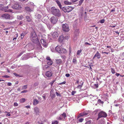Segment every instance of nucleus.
<instances>
[{
    "label": "nucleus",
    "instance_id": "nucleus-1",
    "mask_svg": "<svg viewBox=\"0 0 124 124\" xmlns=\"http://www.w3.org/2000/svg\"><path fill=\"white\" fill-rule=\"evenodd\" d=\"M51 11L52 14L56 16L59 17L61 16V12L58 8H55V7H52L51 8Z\"/></svg>",
    "mask_w": 124,
    "mask_h": 124
},
{
    "label": "nucleus",
    "instance_id": "nucleus-2",
    "mask_svg": "<svg viewBox=\"0 0 124 124\" xmlns=\"http://www.w3.org/2000/svg\"><path fill=\"white\" fill-rule=\"evenodd\" d=\"M30 38L32 42L36 43L38 41L37 35L35 31L32 32L31 34Z\"/></svg>",
    "mask_w": 124,
    "mask_h": 124
},
{
    "label": "nucleus",
    "instance_id": "nucleus-3",
    "mask_svg": "<svg viewBox=\"0 0 124 124\" xmlns=\"http://www.w3.org/2000/svg\"><path fill=\"white\" fill-rule=\"evenodd\" d=\"M56 51L60 53L64 54L67 52L66 50L62 48V46H57L55 48Z\"/></svg>",
    "mask_w": 124,
    "mask_h": 124
},
{
    "label": "nucleus",
    "instance_id": "nucleus-4",
    "mask_svg": "<svg viewBox=\"0 0 124 124\" xmlns=\"http://www.w3.org/2000/svg\"><path fill=\"white\" fill-rule=\"evenodd\" d=\"M107 116V114L106 112L103 111H101L98 114V117L97 119V120H98L101 117H106Z\"/></svg>",
    "mask_w": 124,
    "mask_h": 124
},
{
    "label": "nucleus",
    "instance_id": "nucleus-5",
    "mask_svg": "<svg viewBox=\"0 0 124 124\" xmlns=\"http://www.w3.org/2000/svg\"><path fill=\"white\" fill-rule=\"evenodd\" d=\"M71 7H63L62 8V10L64 12H70L73 9Z\"/></svg>",
    "mask_w": 124,
    "mask_h": 124
},
{
    "label": "nucleus",
    "instance_id": "nucleus-6",
    "mask_svg": "<svg viewBox=\"0 0 124 124\" xmlns=\"http://www.w3.org/2000/svg\"><path fill=\"white\" fill-rule=\"evenodd\" d=\"M62 28L63 31L65 32H68L70 30L69 26L67 23L62 24Z\"/></svg>",
    "mask_w": 124,
    "mask_h": 124
},
{
    "label": "nucleus",
    "instance_id": "nucleus-7",
    "mask_svg": "<svg viewBox=\"0 0 124 124\" xmlns=\"http://www.w3.org/2000/svg\"><path fill=\"white\" fill-rule=\"evenodd\" d=\"M12 8L20 10L21 9L22 7L20 4L16 3L12 6Z\"/></svg>",
    "mask_w": 124,
    "mask_h": 124
},
{
    "label": "nucleus",
    "instance_id": "nucleus-8",
    "mask_svg": "<svg viewBox=\"0 0 124 124\" xmlns=\"http://www.w3.org/2000/svg\"><path fill=\"white\" fill-rule=\"evenodd\" d=\"M66 117V113H63L60 115L59 117L57 118V119L59 120H65Z\"/></svg>",
    "mask_w": 124,
    "mask_h": 124
},
{
    "label": "nucleus",
    "instance_id": "nucleus-9",
    "mask_svg": "<svg viewBox=\"0 0 124 124\" xmlns=\"http://www.w3.org/2000/svg\"><path fill=\"white\" fill-rule=\"evenodd\" d=\"M8 6L6 7L3 6L1 7L0 9L2 11H5V12H12V10L9 9H8Z\"/></svg>",
    "mask_w": 124,
    "mask_h": 124
},
{
    "label": "nucleus",
    "instance_id": "nucleus-10",
    "mask_svg": "<svg viewBox=\"0 0 124 124\" xmlns=\"http://www.w3.org/2000/svg\"><path fill=\"white\" fill-rule=\"evenodd\" d=\"M41 42L43 46L45 47H46L47 46V44L46 40L44 39H41Z\"/></svg>",
    "mask_w": 124,
    "mask_h": 124
},
{
    "label": "nucleus",
    "instance_id": "nucleus-11",
    "mask_svg": "<svg viewBox=\"0 0 124 124\" xmlns=\"http://www.w3.org/2000/svg\"><path fill=\"white\" fill-rule=\"evenodd\" d=\"M50 20L52 23L53 24H55L57 22V17L53 16L51 17Z\"/></svg>",
    "mask_w": 124,
    "mask_h": 124
},
{
    "label": "nucleus",
    "instance_id": "nucleus-12",
    "mask_svg": "<svg viewBox=\"0 0 124 124\" xmlns=\"http://www.w3.org/2000/svg\"><path fill=\"white\" fill-rule=\"evenodd\" d=\"M34 112L36 115H39V108L37 107H36L34 109Z\"/></svg>",
    "mask_w": 124,
    "mask_h": 124
},
{
    "label": "nucleus",
    "instance_id": "nucleus-13",
    "mask_svg": "<svg viewBox=\"0 0 124 124\" xmlns=\"http://www.w3.org/2000/svg\"><path fill=\"white\" fill-rule=\"evenodd\" d=\"M101 54L99 53L98 51H97L93 57V59H94L96 57H97L98 59H99L101 57Z\"/></svg>",
    "mask_w": 124,
    "mask_h": 124
},
{
    "label": "nucleus",
    "instance_id": "nucleus-14",
    "mask_svg": "<svg viewBox=\"0 0 124 124\" xmlns=\"http://www.w3.org/2000/svg\"><path fill=\"white\" fill-rule=\"evenodd\" d=\"M46 75L47 77H51L52 75V72L50 71H47L46 72Z\"/></svg>",
    "mask_w": 124,
    "mask_h": 124
},
{
    "label": "nucleus",
    "instance_id": "nucleus-15",
    "mask_svg": "<svg viewBox=\"0 0 124 124\" xmlns=\"http://www.w3.org/2000/svg\"><path fill=\"white\" fill-rule=\"evenodd\" d=\"M52 37L54 38H56L59 36V34L56 31L54 32L52 34Z\"/></svg>",
    "mask_w": 124,
    "mask_h": 124
},
{
    "label": "nucleus",
    "instance_id": "nucleus-16",
    "mask_svg": "<svg viewBox=\"0 0 124 124\" xmlns=\"http://www.w3.org/2000/svg\"><path fill=\"white\" fill-rule=\"evenodd\" d=\"M2 17L6 19H9L10 18V15L8 14H5L2 15Z\"/></svg>",
    "mask_w": 124,
    "mask_h": 124
},
{
    "label": "nucleus",
    "instance_id": "nucleus-17",
    "mask_svg": "<svg viewBox=\"0 0 124 124\" xmlns=\"http://www.w3.org/2000/svg\"><path fill=\"white\" fill-rule=\"evenodd\" d=\"M64 39L63 37L62 36H61L58 39V41L60 42H62Z\"/></svg>",
    "mask_w": 124,
    "mask_h": 124
},
{
    "label": "nucleus",
    "instance_id": "nucleus-18",
    "mask_svg": "<svg viewBox=\"0 0 124 124\" xmlns=\"http://www.w3.org/2000/svg\"><path fill=\"white\" fill-rule=\"evenodd\" d=\"M88 114V113L85 112L81 113L79 114L80 116H86Z\"/></svg>",
    "mask_w": 124,
    "mask_h": 124
},
{
    "label": "nucleus",
    "instance_id": "nucleus-19",
    "mask_svg": "<svg viewBox=\"0 0 124 124\" xmlns=\"http://www.w3.org/2000/svg\"><path fill=\"white\" fill-rule=\"evenodd\" d=\"M39 101L37 99H34L33 100V105H36L39 103Z\"/></svg>",
    "mask_w": 124,
    "mask_h": 124
},
{
    "label": "nucleus",
    "instance_id": "nucleus-20",
    "mask_svg": "<svg viewBox=\"0 0 124 124\" xmlns=\"http://www.w3.org/2000/svg\"><path fill=\"white\" fill-rule=\"evenodd\" d=\"M26 19L27 21L30 22L32 20L31 19L30 17L29 16H26Z\"/></svg>",
    "mask_w": 124,
    "mask_h": 124
},
{
    "label": "nucleus",
    "instance_id": "nucleus-21",
    "mask_svg": "<svg viewBox=\"0 0 124 124\" xmlns=\"http://www.w3.org/2000/svg\"><path fill=\"white\" fill-rule=\"evenodd\" d=\"M56 2L59 8H62V6L60 2L58 0H56Z\"/></svg>",
    "mask_w": 124,
    "mask_h": 124
},
{
    "label": "nucleus",
    "instance_id": "nucleus-22",
    "mask_svg": "<svg viewBox=\"0 0 124 124\" xmlns=\"http://www.w3.org/2000/svg\"><path fill=\"white\" fill-rule=\"evenodd\" d=\"M56 63L59 65H60L62 62V61L61 59H58L56 60Z\"/></svg>",
    "mask_w": 124,
    "mask_h": 124
},
{
    "label": "nucleus",
    "instance_id": "nucleus-23",
    "mask_svg": "<svg viewBox=\"0 0 124 124\" xmlns=\"http://www.w3.org/2000/svg\"><path fill=\"white\" fill-rule=\"evenodd\" d=\"M79 33V30L78 29H76L75 31V34L76 35H78Z\"/></svg>",
    "mask_w": 124,
    "mask_h": 124
},
{
    "label": "nucleus",
    "instance_id": "nucleus-24",
    "mask_svg": "<svg viewBox=\"0 0 124 124\" xmlns=\"http://www.w3.org/2000/svg\"><path fill=\"white\" fill-rule=\"evenodd\" d=\"M53 63V62L52 60L51 61H49L47 62V64L49 65H51Z\"/></svg>",
    "mask_w": 124,
    "mask_h": 124
},
{
    "label": "nucleus",
    "instance_id": "nucleus-25",
    "mask_svg": "<svg viewBox=\"0 0 124 124\" xmlns=\"http://www.w3.org/2000/svg\"><path fill=\"white\" fill-rule=\"evenodd\" d=\"M64 3L66 5H71V2H69L68 1H64Z\"/></svg>",
    "mask_w": 124,
    "mask_h": 124
},
{
    "label": "nucleus",
    "instance_id": "nucleus-26",
    "mask_svg": "<svg viewBox=\"0 0 124 124\" xmlns=\"http://www.w3.org/2000/svg\"><path fill=\"white\" fill-rule=\"evenodd\" d=\"M83 82H82V83L81 84V85H79L77 86V88L79 89H80L82 86V85H83Z\"/></svg>",
    "mask_w": 124,
    "mask_h": 124
},
{
    "label": "nucleus",
    "instance_id": "nucleus-27",
    "mask_svg": "<svg viewBox=\"0 0 124 124\" xmlns=\"http://www.w3.org/2000/svg\"><path fill=\"white\" fill-rule=\"evenodd\" d=\"M25 10L28 11H31V9L29 7H26L25 8Z\"/></svg>",
    "mask_w": 124,
    "mask_h": 124
},
{
    "label": "nucleus",
    "instance_id": "nucleus-28",
    "mask_svg": "<svg viewBox=\"0 0 124 124\" xmlns=\"http://www.w3.org/2000/svg\"><path fill=\"white\" fill-rule=\"evenodd\" d=\"M25 101V99L24 98H22L20 100V102L22 103L24 102Z\"/></svg>",
    "mask_w": 124,
    "mask_h": 124
},
{
    "label": "nucleus",
    "instance_id": "nucleus-29",
    "mask_svg": "<svg viewBox=\"0 0 124 124\" xmlns=\"http://www.w3.org/2000/svg\"><path fill=\"white\" fill-rule=\"evenodd\" d=\"M2 78H10V77L7 75H4L2 76Z\"/></svg>",
    "mask_w": 124,
    "mask_h": 124
},
{
    "label": "nucleus",
    "instance_id": "nucleus-30",
    "mask_svg": "<svg viewBox=\"0 0 124 124\" xmlns=\"http://www.w3.org/2000/svg\"><path fill=\"white\" fill-rule=\"evenodd\" d=\"M111 72L112 74H114L115 73V70L114 69L112 68H111Z\"/></svg>",
    "mask_w": 124,
    "mask_h": 124
},
{
    "label": "nucleus",
    "instance_id": "nucleus-31",
    "mask_svg": "<svg viewBox=\"0 0 124 124\" xmlns=\"http://www.w3.org/2000/svg\"><path fill=\"white\" fill-rule=\"evenodd\" d=\"M42 47L40 44L38 45V47H37V49H42Z\"/></svg>",
    "mask_w": 124,
    "mask_h": 124
},
{
    "label": "nucleus",
    "instance_id": "nucleus-32",
    "mask_svg": "<svg viewBox=\"0 0 124 124\" xmlns=\"http://www.w3.org/2000/svg\"><path fill=\"white\" fill-rule=\"evenodd\" d=\"M27 85H23L22 86V89L23 90L24 89H26L27 88Z\"/></svg>",
    "mask_w": 124,
    "mask_h": 124
},
{
    "label": "nucleus",
    "instance_id": "nucleus-33",
    "mask_svg": "<svg viewBox=\"0 0 124 124\" xmlns=\"http://www.w3.org/2000/svg\"><path fill=\"white\" fill-rule=\"evenodd\" d=\"M84 0H80L79 1V6L81 5Z\"/></svg>",
    "mask_w": 124,
    "mask_h": 124
},
{
    "label": "nucleus",
    "instance_id": "nucleus-34",
    "mask_svg": "<svg viewBox=\"0 0 124 124\" xmlns=\"http://www.w3.org/2000/svg\"><path fill=\"white\" fill-rule=\"evenodd\" d=\"M82 52V50H78L77 52V55L79 54Z\"/></svg>",
    "mask_w": 124,
    "mask_h": 124
},
{
    "label": "nucleus",
    "instance_id": "nucleus-35",
    "mask_svg": "<svg viewBox=\"0 0 124 124\" xmlns=\"http://www.w3.org/2000/svg\"><path fill=\"white\" fill-rule=\"evenodd\" d=\"M14 75L15 76H16V77H22V76H19V75H18L17 74H16V73H14Z\"/></svg>",
    "mask_w": 124,
    "mask_h": 124
},
{
    "label": "nucleus",
    "instance_id": "nucleus-36",
    "mask_svg": "<svg viewBox=\"0 0 124 124\" xmlns=\"http://www.w3.org/2000/svg\"><path fill=\"white\" fill-rule=\"evenodd\" d=\"M105 20L104 19L100 20V22L101 23H103L105 22Z\"/></svg>",
    "mask_w": 124,
    "mask_h": 124
},
{
    "label": "nucleus",
    "instance_id": "nucleus-37",
    "mask_svg": "<svg viewBox=\"0 0 124 124\" xmlns=\"http://www.w3.org/2000/svg\"><path fill=\"white\" fill-rule=\"evenodd\" d=\"M98 103H100L101 104H103V102L101 101V100L100 99H99L98 100Z\"/></svg>",
    "mask_w": 124,
    "mask_h": 124
},
{
    "label": "nucleus",
    "instance_id": "nucleus-38",
    "mask_svg": "<svg viewBox=\"0 0 124 124\" xmlns=\"http://www.w3.org/2000/svg\"><path fill=\"white\" fill-rule=\"evenodd\" d=\"M46 59L47 60L51 61V59L49 57H47L46 58Z\"/></svg>",
    "mask_w": 124,
    "mask_h": 124
},
{
    "label": "nucleus",
    "instance_id": "nucleus-39",
    "mask_svg": "<svg viewBox=\"0 0 124 124\" xmlns=\"http://www.w3.org/2000/svg\"><path fill=\"white\" fill-rule=\"evenodd\" d=\"M66 83V82L65 81H64L63 82L59 83V85H62V84H65Z\"/></svg>",
    "mask_w": 124,
    "mask_h": 124
},
{
    "label": "nucleus",
    "instance_id": "nucleus-40",
    "mask_svg": "<svg viewBox=\"0 0 124 124\" xmlns=\"http://www.w3.org/2000/svg\"><path fill=\"white\" fill-rule=\"evenodd\" d=\"M73 62L74 63H75L77 62V60L75 58H74L73 60Z\"/></svg>",
    "mask_w": 124,
    "mask_h": 124
},
{
    "label": "nucleus",
    "instance_id": "nucleus-41",
    "mask_svg": "<svg viewBox=\"0 0 124 124\" xmlns=\"http://www.w3.org/2000/svg\"><path fill=\"white\" fill-rule=\"evenodd\" d=\"M91 123V121L90 120H89L86 122V124H90Z\"/></svg>",
    "mask_w": 124,
    "mask_h": 124
},
{
    "label": "nucleus",
    "instance_id": "nucleus-42",
    "mask_svg": "<svg viewBox=\"0 0 124 124\" xmlns=\"http://www.w3.org/2000/svg\"><path fill=\"white\" fill-rule=\"evenodd\" d=\"M24 51H23L21 53H20L18 55L19 56H21L24 53Z\"/></svg>",
    "mask_w": 124,
    "mask_h": 124
},
{
    "label": "nucleus",
    "instance_id": "nucleus-43",
    "mask_svg": "<svg viewBox=\"0 0 124 124\" xmlns=\"http://www.w3.org/2000/svg\"><path fill=\"white\" fill-rule=\"evenodd\" d=\"M49 67V66L47 65H45L44 67V69H47Z\"/></svg>",
    "mask_w": 124,
    "mask_h": 124
},
{
    "label": "nucleus",
    "instance_id": "nucleus-44",
    "mask_svg": "<svg viewBox=\"0 0 124 124\" xmlns=\"http://www.w3.org/2000/svg\"><path fill=\"white\" fill-rule=\"evenodd\" d=\"M24 36V34H23V33H22L21 35V38L22 39L23 38Z\"/></svg>",
    "mask_w": 124,
    "mask_h": 124
},
{
    "label": "nucleus",
    "instance_id": "nucleus-45",
    "mask_svg": "<svg viewBox=\"0 0 124 124\" xmlns=\"http://www.w3.org/2000/svg\"><path fill=\"white\" fill-rule=\"evenodd\" d=\"M56 95L57 96H61V94H59L57 92H56Z\"/></svg>",
    "mask_w": 124,
    "mask_h": 124
},
{
    "label": "nucleus",
    "instance_id": "nucleus-46",
    "mask_svg": "<svg viewBox=\"0 0 124 124\" xmlns=\"http://www.w3.org/2000/svg\"><path fill=\"white\" fill-rule=\"evenodd\" d=\"M65 76L67 77H69L70 76V75L69 74L67 73L66 74Z\"/></svg>",
    "mask_w": 124,
    "mask_h": 124
},
{
    "label": "nucleus",
    "instance_id": "nucleus-47",
    "mask_svg": "<svg viewBox=\"0 0 124 124\" xmlns=\"http://www.w3.org/2000/svg\"><path fill=\"white\" fill-rule=\"evenodd\" d=\"M14 106H18V104L16 102H15L14 103Z\"/></svg>",
    "mask_w": 124,
    "mask_h": 124
},
{
    "label": "nucleus",
    "instance_id": "nucleus-48",
    "mask_svg": "<svg viewBox=\"0 0 124 124\" xmlns=\"http://www.w3.org/2000/svg\"><path fill=\"white\" fill-rule=\"evenodd\" d=\"M22 33H23V34L25 35L27 33V32L26 31H23Z\"/></svg>",
    "mask_w": 124,
    "mask_h": 124
},
{
    "label": "nucleus",
    "instance_id": "nucleus-49",
    "mask_svg": "<svg viewBox=\"0 0 124 124\" xmlns=\"http://www.w3.org/2000/svg\"><path fill=\"white\" fill-rule=\"evenodd\" d=\"M55 80H54L52 82L50 83V84L51 85H53V84L55 82Z\"/></svg>",
    "mask_w": 124,
    "mask_h": 124
},
{
    "label": "nucleus",
    "instance_id": "nucleus-50",
    "mask_svg": "<svg viewBox=\"0 0 124 124\" xmlns=\"http://www.w3.org/2000/svg\"><path fill=\"white\" fill-rule=\"evenodd\" d=\"M94 86L96 88H97L98 87V84H95Z\"/></svg>",
    "mask_w": 124,
    "mask_h": 124
},
{
    "label": "nucleus",
    "instance_id": "nucleus-51",
    "mask_svg": "<svg viewBox=\"0 0 124 124\" xmlns=\"http://www.w3.org/2000/svg\"><path fill=\"white\" fill-rule=\"evenodd\" d=\"M27 92L26 90H24L21 92V93H26Z\"/></svg>",
    "mask_w": 124,
    "mask_h": 124
},
{
    "label": "nucleus",
    "instance_id": "nucleus-52",
    "mask_svg": "<svg viewBox=\"0 0 124 124\" xmlns=\"http://www.w3.org/2000/svg\"><path fill=\"white\" fill-rule=\"evenodd\" d=\"M76 92L75 91H73L71 93V94L72 95H73Z\"/></svg>",
    "mask_w": 124,
    "mask_h": 124
},
{
    "label": "nucleus",
    "instance_id": "nucleus-53",
    "mask_svg": "<svg viewBox=\"0 0 124 124\" xmlns=\"http://www.w3.org/2000/svg\"><path fill=\"white\" fill-rule=\"evenodd\" d=\"M84 120V119L83 118H81L79 119V121L80 122H82Z\"/></svg>",
    "mask_w": 124,
    "mask_h": 124
},
{
    "label": "nucleus",
    "instance_id": "nucleus-54",
    "mask_svg": "<svg viewBox=\"0 0 124 124\" xmlns=\"http://www.w3.org/2000/svg\"><path fill=\"white\" fill-rule=\"evenodd\" d=\"M7 114H6V116H10L11 115L9 114V112H7Z\"/></svg>",
    "mask_w": 124,
    "mask_h": 124
},
{
    "label": "nucleus",
    "instance_id": "nucleus-55",
    "mask_svg": "<svg viewBox=\"0 0 124 124\" xmlns=\"http://www.w3.org/2000/svg\"><path fill=\"white\" fill-rule=\"evenodd\" d=\"M8 85L9 86H10L12 85V84L10 82H9L8 83Z\"/></svg>",
    "mask_w": 124,
    "mask_h": 124
},
{
    "label": "nucleus",
    "instance_id": "nucleus-56",
    "mask_svg": "<svg viewBox=\"0 0 124 124\" xmlns=\"http://www.w3.org/2000/svg\"><path fill=\"white\" fill-rule=\"evenodd\" d=\"M38 18H40L41 17V15L40 14H38Z\"/></svg>",
    "mask_w": 124,
    "mask_h": 124
},
{
    "label": "nucleus",
    "instance_id": "nucleus-57",
    "mask_svg": "<svg viewBox=\"0 0 124 124\" xmlns=\"http://www.w3.org/2000/svg\"><path fill=\"white\" fill-rule=\"evenodd\" d=\"M25 107L27 108H30V106H25Z\"/></svg>",
    "mask_w": 124,
    "mask_h": 124
},
{
    "label": "nucleus",
    "instance_id": "nucleus-58",
    "mask_svg": "<svg viewBox=\"0 0 124 124\" xmlns=\"http://www.w3.org/2000/svg\"><path fill=\"white\" fill-rule=\"evenodd\" d=\"M23 17L22 16H19L18 17V19H21Z\"/></svg>",
    "mask_w": 124,
    "mask_h": 124
},
{
    "label": "nucleus",
    "instance_id": "nucleus-59",
    "mask_svg": "<svg viewBox=\"0 0 124 124\" xmlns=\"http://www.w3.org/2000/svg\"><path fill=\"white\" fill-rule=\"evenodd\" d=\"M116 75L118 77L119 75H120V74L118 73H116Z\"/></svg>",
    "mask_w": 124,
    "mask_h": 124
},
{
    "label": "nucleus",
    "instance_id": "nucleus-60",
    "mask_svg": "<svg viewBox=\"0 0 124 124\" xmlns=\"http://www.w3.org/2000/svg\"><path fill=\"white\" fill-rule=\"evenodd\" d=\"M83 9L82 10V12L81 13H80V14H81V16H82L83 14Z\"/></svg>",
    "mask_w": 124,
    "mask_h": 124
},
{
    "label": "nucleus",
    "instance_id": "nucleus-61",
    "mask_svg": "<svg viewBox=\"0 0 124 124\" xmlns=\"http://www.w3.org/2000/svg\"><path fill=\"white\" fill-rule=\"evenodd\" d=\"M85 44H87V45H91V44H90V43H88L87 42H86L85 43Z\"/></svg>",
    "mask_w": 124,
    "mask_h": 124
},
{
    "label": "nucleus",
    "instance_id": "nucleus-62",
    "mask_svg": "<svg viewBox=\"0 0 124 124\" xmlns=\"http://www.w3.org/2000/svg\"><path fill=\"white\" fill-rule=\"evenodd\" d=\"M115 26H116L115 25H113V26H112L111 25H110L109 26L110 27H112V28L114 27H115Z\"/></svg>",
    "mask_w": 124,
    "mask_h": 124
},
{
    "label": "nucleus",
    "instance_id": "nucleus-63",
    "mask_svg": "<svg viewBox=\"0 0 124 124\" xmlns=\"http://www.w3.org/2000/svg\"><path fill=\"white\" fill-rule=\"evenodd\" d=\"M79 82V79L77 80V82L76 83L78 84Z\"/></svg>",
    "mask_w": 124,
    "mask_h": 124
},
{
    "label": "nucleus",
    "instance_id": "nucleus-64",
    "mask_svg": "<svg viewBox=\"0 0 124 124\" xmlns=\"http://www.w3.org/2000/svg\"><path fill=\"white\" fill-rule=\"evenodd\" d=\"M22 23H23V22H22V21L20 22V23H19V25H21V24H22Z\"/></svg>",
    "mask_w": 124,
    "mask_h": 124
}]
</instances>
